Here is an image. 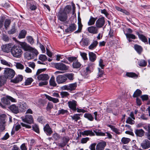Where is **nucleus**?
<instances>
[{
  "label": "nucleus",
  "instance_id": "nucleus-55",
  "mask_svg": "<svg viewBox=\"0 0 150 150\" xmlns=\"http://www.w3.org/2000/svg\"><path fill=\"white\" fill-rule=\"evenodd\" d=\"M61 98H63L67 97L69 95V94L67 92H62L60 93Z\"/></svg>",
  "mask_w": 150,
  "mask_h": 150
},
{
  "label": "nucleus",
  "instance_id": "nucleus-42",
  "mask_svg": "<svg viewBox=\"0 0 150 150\" xmlns=\"http://www.w3.org/2000/svg\"><path fill=\"white\" fill-rule=\"evenodd\" d=\"M79 114H74L73 116H71L72 119L74 120L75 121L77 122L78 120L80 119Z\"/></svg>",
  "mask_w": 150,
  "mask_h": 150
},
{
  "label": "nucleus",
  "instance_id": "nucleus-41",
  "mask_svg": "<svg viewBox=\"0 0 150 150\" xmlns=\"http://www.w3.org/2000/svg\"><path fill=\"white\" fill-rule=\"evenodd\" d=\"M131 141V139L129 138L123 137L122 138L121 141L122 143L123 144H126L128 143Z\"/></svg>",
  "mask_w": 150,
  "mask_h": 150
},
{
  "label": "nucleus",
  "instance_id": "nucleus-33",
  "mask_svg": "<svg viewBox=\"0 0 150 150\" xmlns=\"http://www.w3.org/2000/svg\"><path fill=\"white\" fill-rule=\"evenodd\" d=\"M97 19V18H94L92 16H91L88 22V25H91L94 24L95 22Z\"/></svg>",
  "mask_w": 150,
  "mask_h": 150
},
{
  "label": "nucleus",
  "instance_id": "nucleus-1",
  "mask_svg": "<svg viewBox=\"0 0 150 150\" xmlns=\"http://www.w3.org/2000/svg\"><path fill=\"white\" fill-rule=\"evenodd\" d=\"M11 52L12 56L17 58L21 57L23 53V51L21 47L15 45L11 48Z\"/></svg>",
  "mask_w": 150,
  "mask_h": 150
},
{
  "label": "nucleus",
  "instance_id": "nucleus-38",
  "mask_svg": "<svg viewBox=\"0 0 150 150\" xmlns=\"http://www.w3.org/2000/svg\"><path fill=\"white\" fill-rule=\"evenodd\" d=\"M142 94V91L139 89H137L134 92L133 97L134 98L140 96Z\"/></svg>",
  "mask_w": 150,
  "mask_h": 150
},
{
  "label": "nucleus",
  "instance_id": "nucleus-20",
  "mask_svg": "<svg viewBox=\"0 0 150 150\" xmlns=\"http://www.w3.org/2000/svg\"><path fill=\"white\" fill-rule=\"evenodd\" d=\"M98 28L96 27L92 26L88 28V31L90 33L93 34H97L98 33Z\"/></svg>",
  "mask_w": 150,
  "mask_h": 150
},
{
  "label": "nucleus",
  "instance_id": "nucleus-13",
  "mask_svg": "<svg viewBox=\"0 0 150 150\" xmlns=\"http://www.w3.org/2000/svg\"><path fill=\"white\" fill-rule=\"evenodd\" d=\"M23 121L28 124H31L33 122V118L31 115H27L25 117L22 119Z\"/></svg>",
  "mask_w": 150,
  "mask_h": 150
},
{
  "label": "nucleus",
  "instance_id": "nucleus-39",
  "mask_svg": "<svg viewBox=\"0 0 150 150\" xmlns=\"http://www.w3.org/2000/svg\"><path fill=\"white\" fill-rule=\"evenodd\" d=\"M84 117L91 121H92L94 119L92 115L90 113H86L84 114Z\"/></svg>",
  "mask_w": 150,
  "mask_h": 150
},
{
  "label": "nucleus",
  "instance_id": "nucleus-56",
  "mask_svg": "<svg viewBox=\"0 0 150 150\" xmlns=\"http://www.w3.org/2000/svg\"><path fill=\"white\" fill-rule=\"evenodd\" d=\"M39 59L42 61H45L47 60V58L45 55L41 54L39 56Z\"/></svg>",
  "mask_w": 150,
  "mask_h": 150
},
{
  "label": "nucleus",
  "instance_id": "nucleus-6",
  "mask_svg": "<svg viewBox=\"0 0 150 150\" xmlns=\"http://www.w3.org/2000/svg\"><path fill=\"white\" fill-rule=\"evenodd\" d=\"M105 20L104 18L102 17L99 18L96 22V25L98 28H102L104 25Z\"/></svg>",
  "mask_w": 150,
  "mask_h": 150
},
{
  "label": "nucleus",
  "instance_id": "nucleus-46",
  "mask_svg": "<svg viewBox=\"0 0 150 150\" xmlns=\"http://www.w3.org/2000/svg\"><path fill=\"white\" fill-rule=\"evenodd\" d=\"M147 62L144 60L142 59L139 62V65L141 67H144L146 66Z\"/></svg>",
  "mask_w": 150,
  "mask_h": 150
},
{
  "label": "nucleus",
  "instance_id": "nucleus-48",
  "mask_svg": "<svg viewBox=\"0 0 150 150\" xmlns=\"http://www.w3.org/2000/svg\"><path fill=\"white\" fill-rule=\"evenodd\" d=\"M126 35V37L127 38L130 39L131 38L132 39H136L135 36L133 34L130 33H125Z\"/></svg>",
  "mask_w": 150,
  "mask_h": 150
},
{
  "label": "nucleus",
  "instance_id": "nucleus-26",
  "mask_svg": "<svg viewBox=\"0 0 150 150\" xmlns=\"http://www.w3.org/2000/svg\"><path fill=\"white\" fill-rule=\"evenodd\" d=\"M83 25L81 24V21L80 20H78V29L74 32L75 33H79L81 32Z\"/></svg>",
  "mask_w": 150,
  "mask_h": 150
},
{
  "label": "nucleus",
  "instance_id": "nucleus-54",
  "mask_svg": "<svg viewBox=\"0 0 150 150\" xmlns=\"http://www.w3.org/2000/svg\"><path fill=\"white\" fill-rule=\"evenodd\" d=\"M26 38L28 42L31 44H33L34 43V39L31 36H27Z\"/></svg>",
  "mask_w": 150,
  "mask_h": 150
},
{
  "label": "nucleus",
  "instance_id": "nucleus-31",
  "mask_svg": "<svg viewBox=\"0 0 150 150\" xmlns=\"http://www.w3.org/2000/svg\"><path fill=\"white\" fill-rule=\"evenodd\" d=\"M91 72V71L90 69V67H88L86 68L85 70L83 71L82 70L81 74L83 76H86L89 73H90Z\"/></svg>",
  "mask_w": 150,
  "mask_h": 150
},
{
  "label": "nucleus",
  "instance_id": "nucleus-63",
  "mask_svg": "<svg viewBox=\"0 0 150 150\" xmlns=\"http://www.w3.org/2000/svg\"><path fill=\"white\" fill-rule=\"evenodd\" d=\"M99 65L101 67L102 69H104L105 65L103 64V60L101 59H100L99 61Z\"/></svg>",
  "mask_w": 150,
  "mask_h": 150
},
{
  "label": "nucleus",
  "instance_id": "nucleus-30",
  "mask_svg": "<svg viewBox=\"0 0 150 150\" xmlns=\"http://www.w3.org/2000/svg\"><path fill=\"white\" fill-rule=\"evenodd\" d=\"M144 129L148 131L147 133L146 134V138L148 139V137H150V124H148L144 127Z\"/></svg>",
  "mask_w": 150,
  "mask_h": 150
},
{
  "label": "nucleus",
  "instance_id": "nucleus-50",
  "mask_svg": "<svg viewBox=\"0 0 150 150\" xmlns=\"http://www.w3.org/2000/svg\"><path fill=\"white\" fill-rule=\"evenodd\" d=\"M33 79L32 78H28L25 82V85H28L31 84L33 81Z\"/></svg>",
  "mask_w": 150,
  "mask_h": 150
},
{
  "label": "nucleus",
  "instance_id": "nucleus-62",
  "mask_svg": "<svg viewBox=\"0 0 150 150\" xmlns=\"http://www.w3.org/2000/svg\"><path fill=\"white\" fill-rule=\"evenodd\" d=\"M46 70V68L38 69L36 72V75L38 76V75H39V74L40 73L45 71Z\"/></svg>",
  "mask_w": 150,
  "mask_h": 150
},
{
  "label": "nucleus",
  "instance_id": "nucleus-32",
  "mask_svg": "<svg viewBox=\"0 0 150 150\" xmlns=\"http://www.w3.org/2000/svg\"><path fill=\"white\" fill-rule=\"evenodd\" d=\"M98 42L96 40L94 41L89 46L88 48L90 50H93L95 48L98 44Z\"/></svg>",
  "mask_w": 150,
  "mask_h": 150
},
{
  "label": "nucleus",
  "instance_id": "nucleus-14",
  "mask_svg": "<svg viewBox=\"0 0 150 150\" xmlns=\"http://www.w3.org/2000/svg\"><path fill=\"white\" fill-rule=\"evenodd\" d=\"M43 129L45 132L48 136H50L53 132L51 128L48 124L44 127Z\"/></svg>",
  "mask_w": 150,
  "mask_h": 150
},
{
  "label": "nucleus",
  "instance_id": "nucleus-10",
  "mask_svg": "<svg viewBox=\"0 0 150 150\" xmlns=\"http://www.w3.org/2000/svg\"><path fill=\"white\" fill-rule=\"evenodd\" d=\"M56 81L59 84L63 83L66 81L67 79L65 75L58 76L56 78Z\"/></svg>",
  "mask_w": 150,
  "mask_h": 150
},
{
  "label": "nucleus",
  "instance_id": "nucleus-11",
  "mask_svg": "<svg viewBox=\"0 0 150 150\" xmlns=\"http://www.w3.org/2000/svg\"><path fill=\"white\" fill-rule=\"evenodd\" d=\"M77 26L74 24L72 23L70 24L68 28L65 30V32L67 33H71L75 30Z\"/></svg>",
  "mask_w": 150,
  "mask_h": 150
},
{
  "label": "nucleus",
  "instance_id": "nucleus-9",
  "mask_svg": "<svg viewBox=\"0 0 150 150\" xmlns=\"http://www.w3.org/2000/svg\"><path fill=\"white\" fill-rule=\"evenodd\" d=\"M57 17L59 20L62 22L66 21L67 18V15L62 11L59 13Z\"/></svg>",
  "mask_w": 150,
  "mask_h": 150
},
{
  "label": "nucleus",
  "instance_id": "nucleus-21",
  "mask_svg": "<svg viewBox=\"0 0 150 150\" xmlns=\"http://www.w3.org/2000/svg\"><path fill=\"white\" fill-rule=\"evenodd\" d=\"M80 133L82 135L93 136L95 135L94 133L93 132L92 130H85L83 132H80Z\"/></svg>",
  "mask_w": 150,
  "mask_h": 150
},
{
  "label": "nucleus",
  "instance_id": "nucleus-52",
  "mask_svg": "<svg viewBox=\"0 0 150 150\" xmlns=\"http://www.w3.org/2000/svg\"><path fill=\"white\" fill-rule=\"evenodd\" d=\"M1 63L4 65H5L7 66L11 67V64L10 63L7 62L4 59H1L0 60Z\"/></svg>",
  "mask_w": 150,
  "mask_h": 150
},
{
  "label": "nucleus",
  "instance_id": "nucleus-49",
  "mask_svg": "<svg viewBox=\"0 0 150 150\" xmlns=\"http://www.w3.org/2000/svg\"><path fill=\"white\" fill-rule=\"evenodd\" d=\"M65 76L66 78H68L70 80H73L74 79V74L73 73L68 74H65Z\"/></svg>",
  "mask_w": 150,
  "mask_h": 150
},
{
  "label": "nucleus",
  "instance_id": "nucleus-27",
  "mask_svg": "<svg viewBox=\"0 0 150 150\" xmlns=\"http://www.w3.org/2000/svg\"><path fill=\"white\" fill-rule=\"evenodd\" d=\"M27 34V31L25 30H22L20 32L18 36V38L19 39L24 38Z\"/></svg>",
  "mask_w": 150,
  "mask_h": 150
},
{
  "label": "nucleus",
  "instance_id": "nucleus-37",
  "mask_svg": "<svg viewBox=\"0 0 150 150\" xmlns=\"http://www.w3.org/2000/svg\"><path fill=\"white\" fill-rule=\"evenodd\" d=\"M107 126L110 127L111 129L117 134H120V132H119L118 129L116 128L115 127L110 125H107Z\"/></svg>",
  "mask_w": 150,
  "mask_h": 150
},
{
  "label": "nucleus",
  "instance_id": "nucleus-40",
  "mask_svg": "<svg viewBox=\"0 0 150 150\" xmlns=\"http://www.w3.org/2000/svg\"><path fill=\"white\" fill-rule=\"evenodd\" d=\"M2 40L6 42H8L11 39L7 35L5 34H3L1 37Z\"/></svg>",
  "mask_w": 150,
  "mask_h": 150
},
{
  "label": "nucleus",
  "instance_id": "nucleus-60",
  "mask_svg": "<svg viewBox=\"0 0 150 150\" xmlns=\"http://www.w3.org/2000/svg\"><path fill=\"white\" fill-rule=\"evenodd\" d=\"M98 77H101L104 73V71L101 70L99 68H98Z\"/></svg>",
  "mask_w": 150,
  "mask_h": 150
},
{
  "label": "nucleus",
  "instance_id": "nucleus-7",
  "mask_svg": "<svg viewBox=\"0 0 150 150\" xmlns=\"http://www.w3.org/2000/svg\"><path fill=\"white\" fill-rule=\"evenodd\" d=\"M68 104L69 108L73 110L74 111H76V102L74 100L70 101L68 102Z\"/></svg>",
  "mask_w": 150,
  "mask_h": 150
},
{
  "label": "nucleus",
  "instance_id": "nucleus-61",
  "mask_svg": "<svg viewBox=\"0 0 150 150\" xmlns=\"http://www.w3.org/2000/svg\"><path fill=\"white\" fill-rule=\"evenodd\" d=\"M68 111L67 110H64L63 109H62L61 110H59L58 111V114H62V115H64L65 113H67Z\"/></svg>",
  "mask_w": 150,
  "mask_h": 150
},
{
  "label": "nucleus",
  "instance_id": "nucleus-19",
  "mask_svg": "<svg viewBox=\"0 0 150 150\" xmlns=\"http://www.w3.org/2000/svg\"><path fill=\"white\" fill-rule=\"evenodd\" d=\"M23 77L21 75H19L13 79H11V82L14 83H18L21 81L23 80Z\"/></svg>",
  "mask_w": 150,
  "mask_h": 150
},
{
  "label": "nucleus",
  "instance_id": "nucleus-28",
  "mask_svg": "<svg viewBox=\"0 0 150 150\" xmlns=\"http://www.w3.org/2000/svg\"><path fill=\"white\" fill-rule=\"evenodd\" d=\"M5 119H4V120H0V131L2 132L5 129Z\"/></svg>",
  "mask_w": 150,
  "mask_h": 150
},
{
  "label": "nucleus",
  "instance_id": "nucleus-12",
  "mask_svg": "<svg viewBox=\"0 0 150 150\" xmlns=\"http://www.w3.org/2000/svg\"><path fill=\"white\" fill-rule=\"evenodd\" d=\"M13 45L12 43L6 44L3 45L1 47L3 51L6 52L8 53L9 52L11 48Z\"/></svg>",
  "mask_w": 150,
  "mask_h": 150
},
{
  "label": "nucleus",
  "instance_id": "nucleus-35",
  "mask_svg": "<svg viewBox=\"0 0 150 150\" xmlns=\"http://www.w3.org/2000/svg\"><path fill=\"white\" fill-rule=\"evenodd\" d=\"M50 84V86H56L57 84L54 79V76H52L49 81Z\"/></svg>",
  "mask_w": 150,
  "mask_h": 150
},
{
  "label": "nucleus",
  "instance_id": "nucleus-24",
  "mask_svg": "<svg viewBox=\"0 0 150 150\" xmlns=\"http://www.w3.org/2000/svg\"><path fill=\"white\" fill-rule=\"evenodd\" d=\"M45 96L46 98L54 103H57L59 102V100L58 98H53L47 95H45Z\"/></svg>",
  "mask_w": 150,
  "mask_h": 150
},
{
  "label": "nucleus",
  "instance_id": "nucleus-23",
  "mask_svg": "<svg viewBox=\"0 0 150 150\" xmlns=\"http://www.w3.org/2000/svg\"><path fill=\"white\" fill-rule=\"evenodd\" d=\"M1 101L2 103H3L4 104L3 105L4 106V107L3 108H5L6 105H8L10 104V101H9L8 99L7 96L6 97L3 98L1 99Z\"/></svg>",
  "mask_w": 150,
  "mask_h": 150
},
{
  "label": "nucleus",
  "instance_id": "nucleus-51",
  "mask_svg": "<svg viewBox=\"0 0 150 150\" xmlns=\"http://www.w3.org/2000/svg\"><path fill=\"white\" fill-rule=\"evenodd\" d=\"M16 32V29L15 25L12 26L11 29L8 31V33L9 34H13L15 33Z\"/></svg>",
  "mask_w": 150,
  "mask_h": 150
},
{
  "label": "nucleus",
  "instance_id": "nucleus-18",
  "mask_svg": "<svg viewBox=\"0 0 150 150\" xmlns=\"http://www.w3.org/2000/svg\"><path fill=\"white\" fill-rule=\"evenodd\" d=\"M7 79L5 77L3 76H0V90L2 91L3 89L1 88L4 87V85L6 83Z\"/></svg>",
  "mask_w": 150,
  "mask_h": 150
},
{
  "label": "nucleus",
  "instance_id": "nucleus-17",
  "mask_svg": "<svg viewBox=\"0 0 150 150\" xmlns=\"http://www.w3.org/2000/svg\"><path fill=\"white\" fill-rule=\"evenodd\" d=\"M9 108L12 112L15 114H17L19 112L18 106L15 104L11 105Z\"/></svg>",
  "mask_w": 150,
  "mask_h": 150
},
{
  "label": "nucleus",
  "instance_id": "nucleus-2",
  "mask_svg": "<svg viewBox=\"0 0 150 150\" xmlns=\"http://www.w3.org/2000/svg\"><path fill=\"white\" fill-rule=\"evenodd\" d=\"M29 51L30 52H26L24 53V57L28 60L34 58L38 54L37 50L35 49Z\"/></svg>",
  "mask_w": 150,
  "mask_h": 150
},
{
  "label": "nucleus",
  "instance_id": "nucleus-22",
  "mask_svg": "<svg viewBox=\"0 0 150 150\" xmlns=\"http://www.w3.org/2000/svg\"><path fill=\"white\" fill-rule=\"evenodd\" d=\"M135 133L137 136L142 137L144 135V132L142 129H136L135 131Z\"/></svg>",
  "mask_w": 150,
  "mask_h": 150
},
{
  "label": "nucleus",
  "instance_id": "nucleus-29",
  "mask_svg": "<svg viewBox=\"0 0 150 150\" xmlns=\"http://www.w3.org/2000/svg\"><path fill=\"white\" fill-rule=\"evenodd\" d=\"M134 48L135 50L139 54H141L143 51V49L142 47L137 45H134Z\"/></svg>",
  "mask_w": 150,
  "mask_h": 150
},
{
  "label": "nucleus",
  "instance_id": "nucleus-4",
  "mask_svg": "<svg viewBox=\"0 0 150 150\" xmlns=\"http://www.w3.org/2000/svg\"><path fill=\"white\" fill-rule=\"evenodd\" d=\"M54 67L57 69L62 71H66L68 70L69 67L62 63H56L54 64Z\"/></svg>",
  "mask_w": 150,
  "mask_h": 150
},
{
  "label": "nucleus",
  "instance_id": "nucleus-47",
  "mask_svg": "<svg viewBox=\"0 0 150 150\" xmlns=\"http://www.w3.org/2000/svg\"><path fill=\"white\" fill-rule=\"evenodd\" d=\"M77 86L76 83L69 84V90L72 91L75 89Z\"/></svg>",
  "mask_w": 150,
  "mask_h": 150
},
{
  "label": "nucleus",
  "instance_id": "nucleus-57",
  "mask_svg": "<svg viewBox=\"0 0 150 150\" xmlns=\"http://www.w3.org/2000/svg\"><path fill=\"white\" fill-rule=\"evenodd\" d=\"M16 68L18 69H23L24 68L23 65L20 63H16Z\"/></svg>",
  "mask_w": 150,
  "mask_h": 150
},
{
  "label": "nucleus",
  "instance_id": "nucleus-34",
  "mask_svg": "<svg viewBox=\"0 0 150 150\" xmlns=\"http://www.w3.org/2000/svg\"><path fill=\"white\" fill-rule=\"evenodd\" d=\"M72 65L74 68L77 69L80 67L81 65L79 62L76 60L73 62Z\"/></svg>",
  "mask_w": 150,
  "mask_h": 150
},
{
  "label": "nucleus",
  "instance_id": "nucleus-15",
  "mask_svg": "<svg viewBox=\"0 0 150 150\" xmlns=\"http://www.w3.org/2000/svg\"><path fill=\"white\" fill-rule=\"evenodd\" d=\"M106 143L105 142H102L98 143L96 146V150H103Z\"/></svg>",
  "mask_w": 150,
  "mask_h": 150
},
{
  "label": "nucleus",
  "instance_id": "nucleus-5",
  "mask_svg": "<svg viewBox=\"0 0 150 150\" xmlns=\"http://www.w3.org/2000/svg\"><path fill=\"white\" fill-rule=\"evenodd\" d=\"M19 44L24 51H31L35 49L25 42H19Z\"/></svg>",
  "mask_w": 150,
  "mask_h": 150
},
{
  "label": "nucleus",
  "instance_id": "nucleus-64",
  "mask_svg": "<svg viewBox=\"0 0 150 150\" xmlns=\"http://www.w3.org/2000/svg\"><path fill=\"white\" fill-rule=\"evenodd\" d=\"M141 98L143 101L146 100L148 99V96L147 95H142L141 96Z\"/></svg>",
  "mask_w": 150,
  "mask_h": 150
},
{
  "label": "nucleus",
  "instance_id": "nucleus-3",
  "mask_svg": "<svg viewBox=\"0 0 150 150\" xmlns=\"http://www.w3.org/2000/svg\"><path fill=\"white\" fill-rule=\"evenodd\" d=\"M15 71L11 69L6 68L4 71V76L7 78L11 79L13 78L15 76Z\"/></svg>",
  "mask_w": 150,
  "mask_h": 150
},
{
  "label": "nucleus",
  "instance_id": "nucleus-45",
  "mask_svg": "<svg viewBox=\"0 0 150 150\" xmlns=\"http://www.w3.org/2000/svg\"><path fill=\"white\" fill-rule=\"evenodd\" d=\"M126 75L128 77L132 78H137L138 76L136 74L133 72H127L126 74Z\"/></svg>",
  "mask_w": 150,
  "mask_h": 150
},
{
  "label": "nucleus",
  "instance_id": "nucleus-44",
  "mask_svg": "<svg viewBox=\"0 0 150 150\" xmlns=\"http://www.w3.org/2000/svg\"><path fill=\"white\" fill-rule=\"evenodd\" d=\"M138 33V35L139 38L144 42H147V39L146 38V37L141 34H139L138 33Z\"/></svg>",
  "mask_w": 150,
  "mask_h": 150
},
{
  "label": "nucleus",
  "instance_id": "nucleus-58",
  "mask_svg": "<svg viewBox=\"0 0 150 150\" xmlns=\"http://www.w3.org/2000/svg\"><path fill=\"white\" fill-rule=\"evenodd\" d=\"M11 21L10 20L6 19L5 20L4 26L6 28L8 27L11 23Z\"/></svg>",
  "mask_w": 150,
  "mask_h": 150
},
{
  "label": "nucleus",
  "instance_id": "nucleus-16",
  "mask_svg": "<svg viewBox=\"0 0 150 150\" xmlns=\"http://www.w3.org/2000/svg\"><path fill=\"white\" fill-rule=\"evenodd\" d=\"M37 79L39 80H42L46 81L49 78V76L48 74H40L37 76Z\"/></svg>",
  "mask_w": 150,
  "mask_h": 150
},
{
  "label": "nucleus",
  "instance_id": "nucleus-25",
  "mask_svg": "<svg viewBox=\"0 0 150 150\" xmlns=\"http://www.w3.org/2000/svg\"><path fill=\"white\" fill-rule=\"evenodd\" d=\"M88 54L90 60L92 62H94L96 59V54L93 52H89Z\"/></svg>",
  "mask_w": 150,
  "mask_h": 150
},
{
  "label": "nucleus",
  "instance_id": "nucleus-8",
  "mask_svg": "<svg viewBox=\"0 0 150 150\" xmlns=\"http://www.w3.org/2000/svg\"><path fill=\"white\" fill-rule=\"evenodd\" d=\"M141 146L144 149L150 148V142L147 139L144 140L141 144Z\"/></svg>",
  "mask_w": 150,
  "mask_h": 150
},
{
  "label": "nucleus",
  "instance_id": "nucleus-53",
  "mask_svg": "<svg viewBox=\"0 0 150 150\" xmlns=\"http://www.w3.org/2000/svg\"><path fill=\"white\" fill-rule=\"evenodd\" d=\"M126 122L131 125H132L135 122L130 117H129L126 120Z\"/></svg>",
  "mask_w": 150,
  "mask_h": 150
},
{
  "label": "nucleus",
  "instance_id": "nucleus-36",
  "mask_svg": "<svg viewBox=\"0 0 150 150\" xmlns=\"http://www.w3.org/2000/svg\"><path fill=\"white\" fill-rule=\"evenodd\" d=\"M71 6H67L65 8L62 12L64 13L67 15V14H69L71 11Z\"/></svg>",
  "mask_w": 150,
  "mask_h": 150
},
{
  "label": "nucleus",
  "instance_id": "nucleus-59",
  "mask_svg": "<svg viewBox=\"0 0 150 150\" xmlns=\"http://www.w3.org/2000/svg\"><path fill=\"white\" fill-rule=\"evenodd\" d=\"M53 107V104L51 103H48L47 104L46 109L47 111L50 110Z\"/></svg>",
  "mask_w": 150,
  "mask_h": 150
},
{
  "label": "nucleus",
  "instance_id": "nucleus-43",
  "mask_svg": "<svg viewBox=\"0 0 150 150\" xmlns=\"http://www.w3.org/2000/svg\"><path fill=\"white\" fill-rule=\"evenodd\" d=\"M93 132L97 136H105V134L101 132L100 130H93Z\"/></svg>",
  "mask_w": 150,
  "mask_h": 150
}]
</instances>
